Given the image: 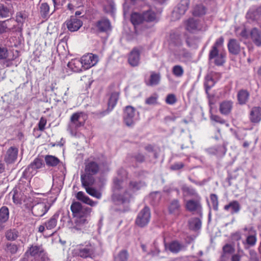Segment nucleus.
<instances>
[{
	"label": "nucleus",
	"mask_w": 261,
	"mask_h": 261,
	"mask_svg": "<svg viewBox=\"0 0 261 261\" xmlns=\"http://www.w3.org/2000/svg\"><path fill=\"white\" fill-rule=\"evenodd\" d=\"M11 46H12L11 43L8 40H4L3 44H0V60L7 59L9 55L7 47Z\"/></svg>",
	"instance_id": "nucleus-34"
},
{
	"label": "nucleus",
	"mask_w": 261,
	"mask_h": 261,
	"mask_svg": "<svg viewBox=\"0 0 261 261\" xmlns=\"http://www.w3.org/2000/svg\"><path fill=\"white\" fill-rule=\"evenodd\" d=\"M145 186L144 182L132 180L123 194H118L115 192L112 197L113 200L117 204L128 202L133 194Z\"/></svg>",
	"instance_id": "nucleus-2"
},
{
	"label": "nucleus",
	"mask_w": 261,
	"mask_h": 261,
	"mask_svg": "<svg viewBox=\"0 0 261 261\" xmlns=\"http://www.w3.org/2000/svg\"><path fill=\"white\" fill-rule=\"evenodd\" d=\"M13 13L12 6L11 5L0 3V19L9 17Z\"/></svg>",
	"instance_id": "nucleus-25"
},
{
	"label": "nucleus",
	"mask_w": 261,
	"mask_h": 261,
	"mask_svg": "<svg viewBox=\"0 0 261 261\" xmlns=\"http://www.w3.org/2000/svg\"><path fill=\"white\" fill-rule=\"evenodd\" d=\"M173 74L177 77H181L184 73V70L182 67L180 65H175L172 68Z\"/></svg>",
	"instance_id": "nucleus-48"
},
{
	"label": "nucleus",
	"mask_w": 261,
	"mask_h": 261,
	"mask_svg": "<svg viewBox=\"0 0 261 261\" xmlns=\"http://www.w3.org/2000/svg\"><path fill=\"white\" fill-rule=\"evenodd\" d=\"M132 160L138 162H142L144 160V156L140 153H138L132 157Z\"/></svg>",
	"instance_id": "nucleus-62"
},
{
	"label": "nucleus",
	"mask_w": 261,
	"mask_h": 261,
	"mask_svg": "<svg viewBox=\"0 0 261 261\" xmlns=\"http://www.w3.org/2000/svg\"><path fill=\"white\" fill-rule=\"evenodd\" d=\"M144 20L146 22H157L156 14L152 10H148L143 13Z\"/></svg>",
	"instance_id": "nucleus-37"
},
{
	"label": "nucleus",
	"mask_w": 261,
	"mask_h": 261,
	"mask_svg": "<svg viewBox=\"0 0 261 261\" xmlns=\"http://www.w3.org/2000/svg\"><path fill=\"white\" fill-rule=\"evenodd\" d=\"M224 209L227 211H230L231 214H237L241 210V205L236 200L230 202L229 204L225 205Z\"/></svg>",
	"instance_id": "nucleus-33"
},
{
	"label": "nucleus",
	"mask_w": 261,
	"mask_h": 261,
	"mask_svg": "<svg viewBox=\"0 0 261 261\" xmlns=\"http://www.w3.org/2000/svg\"><path fill=\"white\" fill-rule=\"evenodd\" d=\"M27 17L28 15L25 12H18L16 13V20H15V22H17L18 24H21V25H22L23 23L25 22Z\"/></svg>",
	"instance_id": "nucleus-46"
},
{
	"label": "nucleus",
	"mask_w": 261,
	"mask_h": 261,
	"mask_svg": "<svg viewBox=\"0 0 261 261\" xmlns=\"http://www.w3.org/2000/svg\"><path fill=\"white\" fill-rule=\"evenodd\" d=\"M186 29L190 32H193L199 29L198 22L193 18H190L186 22Z\"/></svg>",
	"instance_id": "nucleus-39"
},
{
	"label": "nucleus",
	"mask_w": 261,
	"mask_h": 261,
	"mask_svg": "<svg viewBox=\"0 0 261 261\" xmlns=\"http://www.w3.org/2000/svg\"><path fill=\"white\" fill-rule=\"evenodd\" d=\"M87 117L83 112L74 113L71 116L67 127V130L71 135H76L77 129L84 125Z\"/></svg>",
	"instance_id": "nucleus-5"
},
{
	"label": "nucleus",
	"mask_w": 261,
	"mask_h": 261,
	"mask_svg": "<svg viewBox=\"0 0 261 261\" xmlns=\"http://www.w3.org/2000/svg\"><path fill=\"white\" fill-rule=\"evenodd\" d=\"M184 166V164L181 162L175 163L172 165L170 168L173 170H177L181 169Z\"/></svg>",
	"instance_id": "nucleus-61"
},
{
	"label": "nucleus",
	"mask_w": 261,
	"mask_h": 261,
	"mask_svg": "<svg viewBox=\"0 0 261 261\" xmlns=\"http://www.w3.org/2000/svg\"><path fill=\"white\" fill-rule=\"evenodd\" d=\"M165 247L166 250H169L170 252L174 253H177L186 249L185 245L177 241H172L168 244L165 243Z\"/></svg>",
	"instance_id": "nucleus-18"
},
{
	"label": "nucleus",
	"mask_w": 261,
	"mask_h": 261,
	"mask_svg": "<svg viewBox=\"0 0 261 261\" xmlns=\"http://www.w3.org/2000/svg\"><path fill=\"white\" fill-rule=\"evenodd\" d=\"M160 81V76L159 74L152 73L150 75L149 85L150 86H154L158 85Z\"/></svg>",
	"instance_id": "nucleus-49"
},
{
	"label": "nucleus",
	"mask_w": 261,
	"mask_h": 261,
	"mask_svg": "<svg viewBox=\"0 0 261 261\" xmlns=\"http://www.w3.org/2000/svg\"><path fill=\"white\" fill-rule=\"evenodd\" d=\"M18 150L14 146L10 147L7 151L4 156V161L7 164L14 163L17 158Z\"/></svg>",
	"instance_id": "nucleus-16"
},
{
	"label": "nucleus",
	"mask_w": 261,
	"mask_h": 261,
	"mask_svg": "<svg viewBox=\"0 0 261 261\" xmlns=\"http://www.w3.org/2000/svg\"><path fill=\"white\" fill-rule=\"evenodd\" d=\"M244 231H248V236L246 239L247 244L250 246H253L255 244L256 242V232L253 227H250L249 228L245 227L244 229Z\"/></svg>",
	"instance_id": "nucleus-31"
},
{
	"label": "nucleus",
	"mask_w": 261,
	"mask_h": 261,
	"mask_svg": "<svg viewBox=\"0 0 261 261\" xmlns=\"http://www.w3.org/2000/svg\"><path fill=\"white\" fill-rule=\"evenodd\" d=\"M232 102L230 100H225L220 105L219 110L221 114L228 115L229 114L232 108Z\"/></svg>",
	"instance_id": "nucleus-35"
},
{
	"label": "nucleus",
	"mask_w": 261,
	"mask_h": 261,
	"mask_svg": "<svg viewBox=\"0 0 261 261\" xmlns=\"http://www.w3.org/2000/svg\"><path fill=\"white\" fill-rule=\"evenodd\" d=\"M250 261H259L257 257V255L255 251L250 250L249 251Z\"/></svg>",
	"instance_id": "nucleus-63"
},
{
	"label": "nucleus",
	"mask_w": 261,
	"mask_h": 261,
	"mask_svg": "<svg viewBox=\"0 0 261 261\" xmlns=\"http://www.w3.org/2000/svg\"><path fill=\"white\" fill-rule=\"evenodd\" d=\"M76 198L79 201L89 205L91 206H96L98 202L97 201H93L87 196L83 192L80 191L76 194Z\"/></svg>",
	"instance_id": "nucleus-22"
},
{
	"label": "nucleus",
	"mask_w": 261,
	"mask_h": 261,
	"mask_svg": "<svg viewBox=\"0 0 261 261\" xmlns=\"http://www.w3.org/2000/svg\"><path fill=\"white\" fill-rule=\"evenodd\" d=\"M189 0H181L176 8L173 11V17L176 19H179L182 15L185 14L189 8Z\"/></svg>",
	"instance_id": "nucleus-11"
},
{
	"label": "nucleus",
	"mask_w": 261,
	"mask_h": 261,
	"mask_svg": "<svg viewBox=\"0 0 261 261\" xmlns=\"http://www.w3.org/2000/svg\"><path fill=\"white\" fill-rule=\"evenodd\" d=\"M25 255L40 258L42 261H47L48 257L41 245H32L25 252Z\"/></svg>",
	"instance_id": "nucleus-7"
},
{
	"label": "nucleus",
	"mask_w": 261,
	"mask_h": 261,
	"mask_svg": "<svg viewBox=\"0 0 261 261\" xmlns=\"http://www.w3.org/2000/svg\"><path fill=\"white\" fill-rule=\"evenodd\" d=\"M223 43V37L217 39L209 53V60L218 66L222 65L225 62V53L220 50Z\"/></svg>",
	"instance_id": "nucleus-4"
},
{
	"label": "nucleus",
	"mask_w": 261,
	"mask_h": 261,
	"mask_svg": "<svg viewBox=\"0 0 261 261\" xmlns=\"http://www.w3.org/2000/svg\"><path fill=\"white\" fill-rule=\"evenodd\" d=\"M12 199L14 203L17 204H21L22 201V198L21 194L16 191H13Z\"/></svg>",
	"instance_id": "nucleus-54"
},
{
	"label": "nucleus",
	"mask_w": 261,
	"mask_h": 261,
	"mask_svg": "<svg viewBox=\"0 0 261 261\" xmlns=\"http://www.w3.org/2000/svg\"><path fill=\"white\" fill-rule=\"evenodd\" d=\"M180 208V204L177 200H172L169 206V211L170 213H175L177 212Z\"/></svg>",
	"instance_id": "nucleus-47"
},
{
	"label": "nucleus",
	"mask_w": 261,
	"mask_h": 261,
	"mask_svg": "<svg viewBox=\"0 0 261 261\" xmlns=\"http://www.w3.org/2000/svg\"><path fill=\"white\" fill-rule=\"evenodd\" d=\"M138 115L134 107L129 106L126 107L123 114L124 123L127 126L133 125L137 119Z\"/></svg>",
	"instance_id": "nucleus-9"
},
{
	"label": "nucleus",
	"mask_w": 261,
	"mask_h": 261,
	"mask_svg": "<svg viewBox=\"0 0 261 261\" xmlns=\"http://www.w3.org/2000/svg\"><path fill=\"white\" fill-rule=\"evenodd\" d=\"M44 166L43 161L39 158H36L28 166L27 169L32 174L36 173L37 169L42 168Z\"/></svg>",
	"instance_id": "nucleus-28"
},
{
	"label": "nucleus",
	"mask_w": 261,
	"mask_h": 261,
	"mask_svg": "<svg viewBox=\"0 0 261 261\" xmlns=\"http://www.w3.org/2000/svg\"><path fill=\"white\" fill-rule=\"evenodd\" d=\"M249 119L253 123H257L261 121V107H253L251 109Z\"/></svg>",
	"instance_id": "nucleus-20"
},
{
	"label": "nucleus",
	"mask_w": 261,
	"mask_h": 261,
	"mask_svg": "<svg viewBox=\"0 0 261 261\" xmlns=\"http://www.w3.org/2000/svg\"><path fill=\"white\" fill-rule=\"evenodd\" d=\"M81 180L83 187L86 189L92 186L94 183V178L93 175L87 174L85 172L81 175Z\"/></svg>",
	"instance_id": "nucleus-24"
},
{
	"label": "nucleus",
	"mask_w": 261,
	"mask_h": 261,
	"mask_svg": "<svg viewBox=\"0 0 261 261\" xmlns=\"http://www.w3.org/2000/svg\"><path fill=\"white\" fill-rule=\"evenodd\" d=\"M15 29V20L8 19L4 21H0V34L9 33Z\"/></svg>",
	"instance_id": "nucleus-15"
},
{
	"label": "nucleus",
	"mask_w": 261,
	"mask_h": 261,
	"mask_svg": "<svg viewBox=\"0 0 261 261\" xmlns=\"http://www.w3.org/2000/svg\"><path fill=\"white\" fill-rule=\"evenodd\" d=\"M81 59H74L68 62V67L73 71L75 72H80L84 69L83 64L81 62Z\"/></svg>",
	"instance_id": "nucleus-26"
},
{
	"label": "nucleus",
	"mask_w": 261,
	"mask_h": 261,
	"mask_svg": "<svg viewBox=\"0 0 261 261\" xmlns=\"http://www.w3.org/2000/svg\"><path fill=\"white\" fill-rule=\"evenodd\" d=\"M99 170L98 164L95 161H88L85 165V172L89 174L94 175L97 174Z\"/></svg>",
	"instance_id": "nucleus-23"
},
{
	"label": "nucleus",
	"mask_w": 261,
	"mask_h": 261,
	"mask_svg": "<svg viewBox=\"0 0 261 261\" xmlns=\"http://www.w3.org/2000/svg\"><path fill=\"white\" fill-rule=\"evenodd\" d=\"M75 253L83 258H93L96 254V247L94 244L89 243L81 245L75 249Z\"/></svg>",
	"instance_id": "nucleus-6"
},
{
	"label": "nucleus",
	"mask_w": 261,
	"mask_h": 261,
	"mask_svg": "<svg viewBox=\"0 0 261 261\" xmlns=\"http://www.w3.org/2000/svg\"><path fill=\"white\" fill-rule=\"evenodd\" d=\"M6 237L8 240H15L18 237L17 232L15 230H8L6 232Z\"/></svg>",
	"instance_id": "nucleus-53"
},
{
	"label": "nucleus",
	"mask_w": 261,
	"mask_h": 261,
	"mask_svg": "<svg viewBox=\"0 0 261 261\" xmlns=\"http://www.w3.org/2000/svg\"><path fill=\"white\" fill-rule=\"evenodd\" d=\"M210 198L213 209L215 211H217L218 210V200L217 196L216 194H212L211 195Z\"/></svg>",
	"instance_id": "nucleus-56"
},
{
	"label": "nucleus",
	"mask_w": 261,
	"mask_h": 261,
	"mask_svg": "<svg viewBox=\"0 0 261 261\" xmlns=\"http://www.w3.org/2000/svg\"><path fill=\"white\" fill-rule=\"evenodd\" d=\"M229 52L234 55L240 53L241 50L240 42L234 39H230L227 44Z\"/></svg>",
	"instance_id": "nucleus-21"
},
{
	"label": "nucleus",
	"mask_w": 261,
	"mask_h": 261,
	"mask_svg": "<svg viewBox=\"0 0 261 261\" xmlns=\"http://www.w3.org/2000/svg\"><path fill=\"white\" fill-rule=\"evenodd\" d=\"M158 96L156 94H153L147 98L145 100V103L148 105H154L157 103Z\"/></svg>",
	"instance_id": "nucleus-55"
},
{
	"label": "nucleus",
	"mask_w": 261,
	"mask_h": 261,
	"mask_svg": "<svg viewBox=\"0 0 261 261\" xmlns=\"http://www.w3.org/2000/svg\"><path fill=\"white\" fill-rule=\"evenodd\" d=\"M7 251L12 254L17 252L18 250L17 246L14 244H9L7 245Z\"/></svg>",
	"instance_id": "nucleus-57"
},
{
	"label": "nucleus",
	"mask_w": 261,
	"mask_h": 261,
	"mask_svg": "<svg viewBox=\"0 0 261 261\" xmlns=\"http://www.w3.org/2000/svg\"><path fill=\"white\" fill-rule=\"evenodd\" d=\"M176 98L174 94H170L167 96L166 102L169 105H173L176 102Z\"/></svg>",
	"instance_id": "nucleus-58"
},
{
	"label": "nucleus",
	"mask_w": 261,
	"mask_h": 261,
	"mask_svg": "<svg viewBox=\"0 0 261 261\" xmlns=\"http://www.w3.org/2000/svg\"><path fill=\"white\" fill-rule=\"evenodd\" d=\"M49 206L44 202L38 203L32 207L33 214L36 217H42L48 211Z\"/></svg>",
	"instance_id": "nucleus-14"
},
{
	"label": "nucleus",
	"mask_w": 261,
	"mask_h": 261,
	"mask_svg": "<svg viewBox=\"0 0 261 261\" xmlns=\"http://www.w3.org/2000/svg\"><path fill=\"white\" fill-rule=\"evenodd\" d=\"M215 82L212 77L207 76L205 78L204 82V86L205 88L206 93L208 94V91L214 86Z\"/></svg>",
	"instance_id": "nucleus-51"
},
{
	"label": "nucleus",
	"mask_w": 261,
	"mask_h": 261,
	"mask_svg": "<svg viewBox=\"0 0 261 261\" xmlns=\"http://www.w3.org/2000/svg\"><path fill=\"white\" fill-rule=\"evenodd\" d=\"M140 60V50L138 48H134L130 53L128 62L130 66L136 67L139 65Z\"/></svg>",
	"instance_id": "nucleus-17"
},
{
	"label": "nucleus",
	"mask_w": 261,
	"mask_h": 261,
	"mask_svg": "<svg viewBox=\"0 0 261 261\" xmlns=\"http://www.w3.org/2000/svg\"><path fill=\"white\" fill-rule=\"evenodd\" d=\"M45 161L48 166L51 167L57 166L60 162L58 158L50 155H47L45 156Z\"/></svg>",
	"instance_id": "nucleus-41"
},
{
	"label": "nucleus",
	"mask_w": 261,
	"mask_h": 261,
	"mask_svg": "<svg viewBox=\"0 0 261 261\" xmlns=\"http://www.w3.org/2000/svg\"><path fill=\"white\" fill-rule=\"evenodd\" d=\"M186 209L191 212L200 213L201 212V205L198 200H189L186 203Z\"/></svg>",
	"instance_id": "nucleus-19"
},
{
	"label": "nucleus",
	"mask_w": 261,
	"mask_h": 261,
	"mask_svg": "<svg viewBox=\"0 0 261 261\" xmlns=\"http://www.w3.org/2000/svg\"><path fill=\"white\" fill-rule=\"evenodd\" d=\"M40 13L41 16L46 18L49 16V7L46 3H43L40 6Z\"/></svg>",
	"instance_id": "nucleus-44"
},
{
	"label": "nucleus",
	"mask_w": 261,
	"mask_h": 261,
	"mask_svg": "<svg viewBox=\"0 0 261 261\" xmlns=\"http://www.w3.org/2000/svg\"><path fill=\"white\" fill-rule=\"evenodd\" d=\"M46 124V119L44 117H41L38 123L39 129L43 131L45 128V126Z\"/></svg>",
	"instance_id": "nucleus-60"
},
{
	"label": "nucleus",
	"mask_w": 261,
	"mask_h": 261,
	"mask_svg": "<svg viewBox=\"0 0 261 261\" xmlns=\"http://www.w3.org/2000/svg\"><path fill=\"white\" fill-rule=\"evenodd\" d=\"M9 218V211L7 207L2 206L0 208V231L2 230L5 227V223Z\"/></svg>",
	"instance_id": "nucleus-27"
},
{
	"label": "nucleus",
	"mask_w": 261,
	"mask_h": 261,
	"mask_svg": "<svg viewBox=\"0 0 261 261\" xmlns=\"http://www.w3.org/2000/svg\"><path fill=\"white\" fill-rule=\"evenodd\" d=\"M237 97L239 103L244 105L249 99V93L246 90H242L238 92Z\"/></svg>",
	"instance_id": "nucleus-38"
},
{
	"label": "nucleus",
	"mask_w": 261,
	"mask_h": 261,
	"mask_svg": "<svg viewBox=\"0 0 261 261\" xmlns=\"http://www.w3.org/2000/svg\"><path fill=\"white\" fill-rule=\"evenodd\" d=\"M85 190L86 192L90 196L94 198H96L98 199H101L102 194L98 190L91 187L89 188H87Z\"/></svg>",
	"instance_id": "nucleus-45"
},
{
	"label": "nucleus",
	"mask_w": 261,
	"mask_h": 261,
	"mask_svg": "<svg viewBox=\"0 0 261 261\" xmlns=\"http://www.w3.org/2000/svg\"><path fill=\"white\" fill-rule=\"evenodd\" d=\"M84 69H88L95 66L98 62V57L96 55L89 53L85 55L81 58Z\"/></svg>",
	"instance_id": "nucleus-10"
},
{
	"label": "nucleus",
	"mask_w": 261,
	"mask_h": 261,
	"mask_svg": "<svg viewBox=\"0 0 261 261\" xmlns=\"http://www.w3.org/2000/svg\"><path fill=\"white\" fill-rule=\"evenodd\" d=\"M211 119L221 124L225 123V121L218 115H212L211 116Z\"/></svg>",
	"instance_id": "nucleus-59"
},
{
	"label": "nucleus",
	"mask_w": 261,
	"mask_h": 261,
	"mask_svg": "<svg viewBox=\"0 0 261 261\" xmlns=\"http://www.w3.org/2000/svg\"><path fill=\"white\" fill-rule=\"evenodd\" d=\"M251 39L255 45L261 46V31L256 28L251 30L250 33Z\"/></svg>",
	"instance_id": "nucleus-29"
},
{
	"label": "nucleus",
	"mask_w": 261,
	"mask_h": 261,
	"mask_svg": "<svg viewBox=\"0 0 261 261\" xmlns=\"http://www.w3.org/2000/svg\"><path fill=\"white\" fill-rule=\"evenodd\" d=\"M240 36L244 38V39H247L248 38V36H249V34L246 30V29L245 28H243L242 29V30L241 31V32L240 34Z\"/></svg>",
	"instance_id": "nucleus-64"
},
{
	"label": "nucleus",
	"mask_w": 261,
	"mask_h": 261,
	"mask_svg": "<svg viewBox=\"0 0 261 261\" xmlns=\"http://www.w3.org/2000/svg\"><path fill=\"white\" fill-rule=\"evenodd\" d=\"M261 16V7H252L246 14V17L253 20H257Z\"/></svg>",
	"instance_id": "nucleus-32"
},
{
	"label": "nucleus",
	"mask_w": 261,
	"mask_h": 261,
	"mask_svg": "<svg viewBox=\"0 0 261 261\" xmlns=\"http://www.w3.org/2000/svg\"><path fill=\"white\" fill-rule=\"evenodd\" d=\"M189 224L191 229L197 230L201 228V221L199 218H194L189 220Z\"/></svg>",
	"instance_id": "nucleus-42"
},
{
	"label": "nucleus",
	"mask_w": 261,
	"mask_h": 261,
	"mask_svg": "<svg viewBox=\"0 0 261 261\" xmlns=\"http://www.w3.org/2000/svg\"><path fill=\"white\" fill-rule=\"evenodd\" d=\"M182 42L180 36L177 34H171V50L174 55L181 61L186 62L191 58L190 54L182 46Z\"/></svg>",
	"instance_id": "nucleus-3"
},
{
	"label": "nucleus",
	"mask_w": 261,
	"mask_h": 261,
	"mask_svg": "<svg viewBox=\"0 0 261 261\" xmlns=\"http://www.w3.org/2000/svg\"><path fill=\"white\" fill-rule=\"evenodd\" d=\"M59 215L54 214L49 219L44 222L46 226V229L52 230L56 227L57 224Z\"/></svg>",
	"instance_id": "nucleus-36"
},
{
	"label": "nucleus",
	"mask_w": 261,
	"mask_h": 261,
	"mask_svg": "<svg viewBox=\"0 0 261 261\" xmlns=\"http://www.w3.org/2000/svg\"><path fill=\"white\" fill-rule=\"evenodd\" d=\"M151 217L150 211L148 206H145L138 213L136 219V224L140 227L146 226L150 221Z\"/></svg>",
	"instance_id": "nucleus-8"
},
{
	"label": "nucleus",
	"mask_w": 261,
	"mask_h": 261,
	"mask_svg": "<svg viewBox=\"0 0 261 261\" xmlns=\"http://www.w3.org/2000/svg\"><path fill=\"white\" fill-rule=\"evenodd\" d=\"M65 23L68 30L70 32L77 31L83 25L82 20L76 16H71Z\"/></svg>",
	"instance_id": "nucleus-13"
},
{
	"label": "nucleus",
	"mask_w": 261,
	"mask_h": 261,
	"mask_svg": "<svg viewBox=\"0 0 261 261\" xmlns=\"http://www.w3.org/2000/svg\"><path fill=\"white\" fill-rule=\"evenodd\" d=\"M119 98V93L118 92H113L111 94V96L109 99L108 101V109L105 110L101 111L99 113V115L100 117H103L107 114H108L116 106L117 100Z\"/></svg>",
	"instance_id": "nucleus-12"
},
{
	"label": "nucleus",
	"mask_w": 261,
	"mask_h": 261,
	"mask_svg": "<svg viewBox=\"0 0 261 261\" xmlns=\"http://www.w3.org/2000/svg\"><path fill=\"white\" fill-rule=\"evenodd\" d=\"M193 15L199 16L205 13V7L201 5H197L193 10Z\"/></svg>",
	"instance_id": "nucleus-50"
},
{
	"label": "nucleus",
	"mask_w": 261,
	"mask_h": 261,
	"mask_svg": "<svg viewBox=\"0 0 261 261\" xmlns=\"http://www.w3.org/2000/svg\"><path fill=\"white\" fill-rule=\"evenodd\" d=\"M131 21L134 25H138L142 22L144 20L143 15L137 13H134L131 15Z\"/></svg>",
	"instance_id": "nucleus-43"
},
{
	"label": "nucleus",
	"mask_w": 261,
	"mask_h": 261,
	"mask_svg": "<svg viewBox=\"0 0 261 261\" xmlns=\"http://www.w3.org/2000/svg\"><path fill=\"white\" fill-rule=\"evenodd\" d=\"M181 190L184 193L185 196L187 195H195L196 192L194 189L187 186L186 185H183L181 187Z\"/></svg>",
	"instance_id": "nucleus-52"
},
{
	"label": "nucleus",
	"mask_w": 261,
	"mask_h": 261,
	"mask_svg": "<svg viewBox=\"0 0 261 261\" xmlns=\"http://www.w3.org/2000/svg\"><path fill=\"white\" fill-rule=\"evenodd\" d=\"M96 27L99 32H106L111 30V23L108 19L102 18L98 20L96 24Z\"/></svg>",
	"instance_id": "nucleus-30"
},
{
	"label": "nucleus",
	"mask_w": 261,
	"mask_h": 261,
	"mask_svg": "<svg viewBox=\"0 0 261 261\" xmlns=\"http://www.w3.org/2000/svg\"><path fill=\"white\" fill-rule=\"evenodd\" d=\"M71 211L75 218V228L81 229V227L88 223V218L90 217L92 208L83 206L79 202H73L70 206Z\"/></svg>",
	"instance_id": "nucleus-1"
},
{
	"label": "nucleus",
	"mask_w": 261,
	"mask_h": 261,
	"mask_svg": "<svg viewBox=\"0 0 261 261\" xmlns=\"http://www.w3.org/2000/svg\"><path fill=\"white\" fill-rule=\"evenodd\" d=\"M128 256V253L126 250H121L114 256V261H127Z\"/></svg>",
	"instance_id": "nucleus-40"
}]
</instances>
